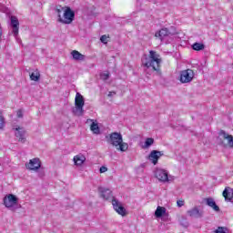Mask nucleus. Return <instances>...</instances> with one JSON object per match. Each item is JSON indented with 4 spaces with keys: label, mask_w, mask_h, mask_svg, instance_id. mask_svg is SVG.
Returning a JSON list of instances; mask_svg holds the SVG:
<instances>
[{
    "label": "nucleus",
    "mask_w": 233,
    "mask_h": 233,
    "mask_svg": "<svg viewBox=\"0 0 233 233\" xmlns=\"http://www.w3.org/2000/svg\"><path fill=\"white\" fill-rule=\"evenodd\" d=\"M161 56L154 51L150 50L148 56H145L142 59V66L145 68H152L153 72H161Z\"/></svg>",
    "instance_id": "nucleus-1"
},
{
    "label": "nucleus",
    "mask_w": 233,
    "mask_h": 233,
    "mask_svg": "<svg viewBox=\"0 0 233 233\" xmlns=\"http://www.w3.org/2000/svg\"><path fill=\"white\" fill-rule=\"evenodd\" d=\"M99 192L103 199H106V201L112 199L113 208L117 214L120 216H127V209H125V208L121 205V203H119L117 199L114 198L112 191L109 188L99 187Z\"/></svg>",
    "instance_id": "nucleus-2"
},
{
    "label": "nucleus",
    "mask_w": 233,
    "mask_h": 233,
    "mask_svg": "<svg viewBox=\"0 0 233 233\" xmlns=\"http://www.w3.org/2000/svg\"><path fill=\"white\" fill-rule=\"evenodd\" d=\"M109 141L119 152H127L128 150V143L123 142V136L120 133H111L109 135Z\"/></svg>",
    "instance_id": "nucleus-3"
},
{
    "label": "nucleus",
    "mask_w": 233,
    "mask_h": 233,
    "mask_svg": "<svg viewBox=\"0 0 233 233\" xmlns=\"http://www.w3.org/2000/svg\"><path fill=\"white\" fill-rule=\"evenodd\" d=\"M76 19V12L70 8V6H65L64 15L62 18H58L59 23L63 25H72Z\"/></svg>",
    "instance_id": "nucleus-4"
},
{
    "label": "nucleus",
    "mask_w": 233,
    "mask_h": 233,
    "mask_svg": "<svg viewBox=\"0 0 233 233\" xmlns=\"http://www.w3.org/2000/svg\"><path fill=\"white\" fill-rule=\"evenodd\" d=\"M75 106L76 109L73 110L75 116H77L79 117L85 114V109L83 108V106H85V98L79 93H76V95Z\"/></svg>",
    "instance_id": "nucleus-5"
},
{
    "label": "nucleus",
    "mask_w": 233,
    "mask_h": 233,
    "mask_svg": "<svg viewBox=\"0 0 233 233\" xmlns=\"http://www.w3.org/2000/svg\"><path fill=\"white\" fill-rule=\"evenodd\" d=\"M194 70L192 69H185L180 72L179 81L180 83L187 84L191 83L192 79H194Z\"/></svg>",
    "instance_id": "nucleus-6"
},
{
    "label": "nucleus",
    "mask_w": 233,
    "mask_h": 233,
    "mask_svg": "<svg viewBox=\"0 0 233 233\" xmlns=\"http://www.w3.org/2000/svg\"><path fill=\"white\" fill-rule=\"evenodd\" d=\"M3 201H4V205L6 208H12L15 207V205H17V203H19V199L14 194L6 195L4 198Z\"/></svg>",
    "instance_id": "nucleus-7"
},
{
    "label": "nucleus",
    "mask_w": 233,
    "mask_h": 233,
    "mask_svg": "<svg viewBox=\"0 0 233 233\" xmlns=\"http://www.w3.org/2000/svg\"><path fill=\"white\" fill-rule=\"evenodd\" d=\"M25 167L27 170L37 172V170L41 168V159H39V157L30 159L29 162L25 164Z\"/></svg>",
    "instance_id": "nucleus-8"
},
{
    "label": "nucleus",
    "mask_w": 233,
    "mask_h": 233,
    "mask_svg": "<svg viewBox=\"0 0 233 233\" xmlns=\"http://www.w3.org/2000/svg\"><path fill=\"white\" fill-rule=\"evenodd\" d=\"M155 177H157V179L162 183H167L168 182V172H167L165 169L157 168L155 170Z\"/></svg>",
    "instance_id": "nucleus-9"
},
{
    "label": "nucleus",
    "mask_w": 233,
    "mask_h": 233,
    "mask_svg": "<svg viewBox=\"0 0 233 233\" xmlns=\"http://www.w3.org/2000/svg\"><path fill=\"white\" fill-rule=\"evenodd\" d=\"M219 137H222V139H225L227 141V144L224 145V147H228V148H233V136L229 135L228 133L225 132V130H220L218 133Z\"/></svg>",
    "instance_id": "nucleus-10"
},
{
    "label": "nucleus",
    "mask_w": 233,
    "mask_h": 233,
    "mask_svg": "<svg viewBox=\"0 0 233 233\" xmlns=\"http://www.w3.org/2000/svg\"><path fill=\"white\" fill-rule=\"evenodd\" d=\"M14 130L15 131V136L17 137L18 141L20 143H25L26 141V137H25L26 130H25V127L18 126L14 127Z\"/></svg>",
    "instance_id": "nucleus-11"
},
{
    "label": "nucleus",
    "mask_w": 233,
    "mask_h": 233,
    "mask_svg": "<svg viewBox=\"0 0 233 233\" xmlns=\"http://www.w3.org/2000/svg\"><path fill=\"white\" fill-rule=\"evenodd\" d=\"M162 156H164L163 151L153 150L150 152L148 159L153 163V165H156L159 161V157Z\"/></svg>",
    "instance_id": "nucleus-12"
},
{
    "label": "nucleus",
    "mask_w": 233,
    "mask_h": 233,
    "mask_svg": "<svg viewBox=\"0 0 233 233\" xmlns=\"http://www.w3.org/2000/svg\"><path fill=\"white\" fill-rule=\"evenodd\" d=\"M10 19L13 28V34L16 37V35H19V20L17 19V16H11Z\"/></svg>",
    "instance_id": "nucleus-13"
},
{
    "label": "nucleus",
    "mask_w": 233,
    "mask_h": 233,
    "mask_svg": "<svg viewBox=\"0 0 233 233\" xmlns=\"http://www.w3.org/2000/svg\"><path fill=\"white\" fill-rule=\"evenodd\" d=\"M169 34H170V31L168 30V28L164 27L155 33V37H157V39H160V41H163L165 37H168Z\"/></svg>",
    "instance_id": "nucleus-14"
},
{
    "label": "nucleus",
    "mask_w": 233,
    "mask_h": 233,
    "mask_svg": "<svg viewBox=\"0 0 233 233\" xmlns=\"http://www.w3.org/2000/svg\"><path fill=\"white\" fill-rule=\"evenodd\" d=\"M73 161L75 165L81 167V165L86 161V157L83 154H78L74 157Z\"/></svg>",
    "instance_id": "nucleus-15"
},
{
    "label": "nucleus",
    "mask_w": 233,
    "mask_h": 233,
    "mask_svg": "<svg viewBox=\"0 0 233 233\" xmlns=\"http://www.w3.org/2000/svg\"><path fill=\"white\" fill-rule=\"evenodd\" d=\"M206 203L208 207H210L215 210V212H219V207L216 204V201H214V198H206Z\"/></svg>",
    "instance_id": "nucleus-16"
},
{
    "label": "nucleus",
    "mask_w": 233,
    "mask_h": 233,
    "mask_svg": "<svg viewBox=\"0 0 233 233\" xmlns=\"http://www.w3.org/2000/svg\"><path fill=\"white\" fill-rule=\"evenodd\" d=\"M71 56L76 61H85V55L79 53V51L77 50H73L71 52Z\"/></svg>",
    "instance_id": "nucleus-17"
},
{
    "label": "nucleus",
    "mask_w": 233,
    "mask_h": 233,
    "mask_svg": "<svg viewBox=\"0 0 233 233\" xmlns=\"http://www.w3.org/2000/svg\"><path fill=\"white\" fill-rule=\"evenodd\" d=\"M166 214H167V208L161 206H158L155 211L156 218H162V216H165Z\"/></svg>",
    "instance_id": "nucleus-18"
},
{
    "label": "nucleus",
    "mask_w": 233,
    "mask_h": 233,
    "mask_svg": "<svg viewBox=\"0 0 233 233\" xmlns=\"http://www.w3.org/2000/svg\"><path fill=\"white\" fill-rule=\"evenodd\" d=\"M187 214L190 216V218H201V213L198 208H194L191 210H188Z\"/></svg>",
    "instance_id": "nucleus-19"
},
{
    "label": "nucleus",
    "mask_w": 233,
    "mask_h": 233,
    "mask_svg": "<svg viewBox=\"0 0 233 233\" xmlns=\"http://www.w3.org/2000/svg\"><path fill=\"white\" fill-rule=\"evenodd\" d=\"M222 196L226 201H233V190L230 193V192H228V190L226 187L222 193Z\"/></svg>",
    "instance_id": "nucleus-20"
},
{
    "label": "nucleus",
    "mask_w": 233,
    "mask_h": 233,
    "mask_svg": "<svg viewBox=\"0 0 233 233\" xmlns=\"http://www.w3.org/2000/svg\"><path fill=\"white\" fill-rule=\"evenodd\" d=\"M30 79L31 81H39L41 79V73H39V70H35L31 75H30Z\"/></svg>",
    "instance_id": "nucleus-21"
},
{
    "label": "nucleus",
    "mask_w": 233,
    "mask_h": 233,
    "mask_svg": "<svg viewBox=\"0 0 233 233\" xmlns=\"http://www.w3.org/2000/svg\"><path fill=\"white\" fill-rule=\"evenodd\" d=\"M192 48L196 51V52H201V50H205V45L202 43H194L192 45Z\"/></svg>",
    "instance_id": "nucleus-22"
},
{
    "label": "nucleus",
    "mask_w": 233,
    "mask_h": 233,
    "mask_svg": "<svg viewBox=\"0 0 233 233\" xmlns=\"http://www.w3.org/2000/svg\"><path fill=\"white\" fill-rule=\"evenodd\" d=\"M90 130L91 132H93V134H99L100 130H99V125H97V123L93 122L90 126Z\"/></svg>",
    "instance_id": "nucleus-23"
},
{
    "label": "nucleus",
    "mask_w": 233,
    "mask_h": 233,
    "mask_svg": "<svg viewBox=\"0 0 233 233\" xmlns=\"http://www.w3.org/2000/svg\"><path fill=\"white\" fill-rule=\"evenodd\" d=\"M152 145H154V138L148 137L146 139L143 148H149V147H152Z\"/></svg>",
    "instance_id": "nucleus-24"
},
{
    "label": "nucleus",
    "mask_w": 233,
    "mask_h": 233,
    "mask_svg": "<svg viewBox=\"0 0 233 233\" xmlns=\"http://www.w3.org/2000/svg\"><path fill=\"white\" fill-rule=\"evenodd\" d=\"M64 12L65 13V6H61V5H58L56 7V13L58 14V19H61L62 16H61V13Z\"/></svg>",
    "instance_id": "nucleus-25"
},
{
    "label": "nucleus",
    "mask_w": 233,
    "mask_h": 233,
    "mask_svg": "<svg viewBox=\"0 0 233 233\" xmlns=\"http://www.w3.org/2000/svg\"><path fill=\"white\" fill-rule=\"evenodd\" d=\"M3 128H5V116L0 113V130H3Z\"/></svg>",
    "instance_id": "nucleus-26"
},
{
    "label": "nucleus",
    "mask_w": 233,
    "mask_h": 233,
    "mask_svg": "<svg viewBox=\"0 0 233 233\" xmlns=\"http://www.w3.org/2000/svg\"><path fill=\"white\" fill-rule=\"evenodd\" d=\"M215 233H227V228L218 227V229L215 230Z\"/></svg>",
    "instance_id": "nucleus-27"
},
{
    "label": "nucleus",
    "mask_w": 233,
    "mask_h": 233,
    "mask_svg": "<svg viewBox=\"0 0 233 233\" xmlns=\"http://www.w3.org/2000/svg\"><path fill=\"white\" fill-rule=\"evenodd\" d=\"M100 41H101V43H104V45H106L108 43V36H106V35H103L100 37Z\"/></svg>",
    "instance_id": "nucleus-28"
},
{
    "label": "nucleus",
    "mask_w": 233,
    "mask_h": 233,
    "mask_svg": "<svg viewBox=\"0 0 233 233\" xmlns=\"http://www.w3.org/2000/svg\"><path fill=\"white\" fill-rule=\"evenodd\" d=\"M100 77L104 81H106V79H108V77H110V74L109 73H104V74L100 75Z\"/></svg>",
    "instance_id": "nucleus-29"
},
{
    "label": "nucleus",
    "mask_w": 233,
    "mask_h": 233,
    "mask_svg": "<svg viewBox=\"0 0 233 233\" xmlns=\"http://www.w3.org/2000/svg\"><path fill=\"white\" fill-rule=\"evenodd\" d=\"M108 170V168L105 166H102L100 167V174H105V172H106Z\"/></svg>",
    "instance_id": "nucleus-30"
},
{
    "label": "nucleus",
    "mask_w": 233,
    "mask_h": 233,
    "mask_svg": "<svg viewBox=\"0 0 233 233\" xmlns=\"http://www.w3.org/2000/svg\"><path fill=\"white\" fill-rule=\"evenodd\" d=\"M16 116H17V117H19V118L23 117V110H22V109H18V110L16 111Z\"/></svg>",
    "instance_id": "nucleus-31"
},
{
    "label": "nucleus",
    "mask_w": 233,
    "mask_h": 233,
    "mask_svg": "<svg viewBox=\"0 0 233 233\" xmlns=\"http://www.w3.org/2000/svg\"><path fill=\"white\" fill-rule=\"evenodd\" d=\"M177 205L179 208L183 207L185 205V200H177Z\"/></svg>",
    "instance_id": "nucleus-32"
},
{
    "label": "nucleus",
    "mask_w": 233,
    "mask_h": 233,
    "mask_svg": "<svg viewBox=\"0 0 233 233\" xmlns=\"http://www.w3.org/2000/svg\"><path fill=\"white\" fill-rule=\"evenodd\" d=\"M112 96H116V92L115 91H110L108 93V97H112Z\"/></svg>",
    "instance_id": "nucleus-33"
}]
</instances>
